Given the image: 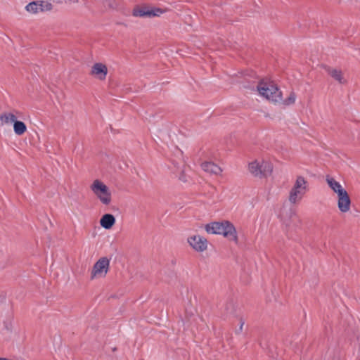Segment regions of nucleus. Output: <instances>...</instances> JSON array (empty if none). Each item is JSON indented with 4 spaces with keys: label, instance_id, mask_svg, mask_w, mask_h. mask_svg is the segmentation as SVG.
I'll use <instances>...</instances> for the list:
<instances>
[{
    "label": "nucleus",
    "instance_id": "9b49d317",
    "mask_svg": "<svg viewBox=\"0 0 360 360\" xmlns=\"http://www.w3.org/2000/svg\"><path fill=\"white\" fill-rule=\"evenodd\" d=\"M350 205L351 200L348 193L338 198V207L340 212H348L350 209Z\"/></svg>",
    "mask_w": 360,
    "mask_h": 360
},
{
    "label": "nucleus",
    "instance_id": "ddd939ff",
    "mask_svg": "<svg viewBox=\"0 0 360 360\" xmlns=\"http://www.w3.org/2000/svg\"><path fill=\"white\" fill-rule=\"evenodd\" d=\"M17 120V117L13 112H4L0 115V125L3 126L11 122L15 123Z\"/></svg>",
    "mask_w": 360,
    "mask_h": 360
},
{
    "label": "nucleus",
    "instance_id": "423d86ee",
    "mask_svg": "<svg viewBox=\"0 0 360 360\" xmlns=\"http://www.w3.org/2000/svg\"><path fill=\"white\" fill-rule=\"evenodd\" d=\"M110 267V259L105 257H101L94 265L91 272V279L104 278Z\"/></svg>",
    "mask_w": 360,
    "mask_h": 360
},
{
    "label": "nucleus",
    "instance_id": "412c9836",
    "mask_svg": "<svg viewBox=\"0 0 360 360\" xmlns=\"http://www.w3.org/2000/svg\"><path fill=\"white\" fill-rule=\"evenodd\" d=\"M334 193H335L338 195V198H340V196H342L348 193L342 186H341L340 188L336 189V191H335Z\"/></svg>",
    "mask_w": 360,
    "mask_h": 360
},
{
    "label": "nucleus",
    "instance_id": "f8f14e48",
    "mask_svg": "<svg viewBox=\"0 0 360 360\" xmlns=\"http://www.w3.org/2000/svg\"><path fill=\"white\" fill-rule=\"evenodd\" d=\"M115 218L111 214H104L100 220L101 226L105 229H111L112 227V226L115 224Z\"/></svg>",
    "mask_w": 360,
    "mask_h": 360
},
{
    "label": "nucleus",
    "instance_id": "6e6552de",
    "mask_svg": "<svg viewBox=\"0 0 360 360\" xmlns=\"http://www.w3.org/2000/svg\"><path fill=\"white\" fill-rule=\"evenodd\" d=\"M108 73V68L105 65L97 63H95L91 70V75L96 77L101 80H104Z\"/></svg>",
    "mask_w": 360,
    "mask_h": 360
},
{
    "label": "nucleus",
    "instance_id": "4be33fe9",
    "mask_svg": "<svg viewBox=\"0 0 360 360\" xmlns=\"http://www.w3.org/2000/svg\"><path fill=\"white\" fill-rule=\"evenodd\" d=\"M244 324H245V321L242 318H240V326H239V328H238V329H237L236 330V333H241L243 331V328Z\"/></svg>",
    "mask_w": 360,
    "mask_h": 360
},
{
    "label": "nucleus",
    "instance_id": "2eb2a0df",
    "mask_svg": "<svg viewBox=\"0 0 360 360\" xmlns=\"http://www.w3.org/2000/svg\"><path fill=\"white\" fill-rule=\"evenodd\" d=\"M326 181L328 186L334 192L336 189L340 188L342 186L338 181H337L333 176L327 175L326 176Z\"/></svg>",
    "mask_w": 360,
    "mask_h": 360
},
{
    "label": "nucleus",
    "instance_id": "4468645a",
    "mask_svg": "<svg viewBox=\"0 0 360 360\" xmlns=\"http://www.w3.org/2000/svg\"><path fill=\"white\" fill-rule=\"evenodd\" d=\"M13 130L16 135L21 136L27 131V127L23 122L16 120L13 124Z\"/></svg>",
    "mask_w": 360,
    "mask_h": 360
},
{
    "label": "nucleus",
    "instance_id": "b1692460",
    "mask_svg": "<svg viewBox=\"0 0 360 360\" xmlns=\"http://www.w3.org/2000/svg\"><path fill=\"white\" fill-rule=\"evenodd\" d=\"M0 360H5V359H4V358H0Z\"/></svg>",
    "mask_w": 360,
    "mask_h": 360
},
{
    "label": "nucleus",
    "instance_id": "f3484780",
    "mask_svg": "<svg viewBox=\"0 0 360 360\" xmlns=\"http://www.w3.org/2000/svg\"><path fill=\"white\" fill-rule=\"evenodd\" d=\"M148 7H138L133 10V15L135 17H148Z\"/></svg>",
    "mask_w": 360,
    "mask_h": 360
},
{
    "label": "nucleus",
    "instance_id": "393cba45",
    "mask_svg": "<svg viewBox=\"0 0 360 360\" xmlns=\"http://www.w3.org/2000/svg\"><path fill=\"white\" fill-rule=\"evenodd\" d=\"M5 360H6V359H5Z\"/></svg>",
    "mask_w": 360,
    "mask_h": 360
},
{
    "label": "nucleus",
    "instance_id": "f257e3e1",
    "mask_svg": "<svg viewBox=\"0 0 360 360\" xmlns=\"http://www.w3.org/2000/svg\"><path fill=\"white\" fill-rule=\"evenodd\" d=\"M205 229L207 233L223 235L224 237L236 243L238 241L236 229L233 224L229 221H214L207 224L205 225Z\"/></svg>",
    "mask_w": 360,
    "mask_h": 360
},
{
    "label": "nucleus",
    "instance_id": "7ed1b4c3",
    "mask_svg": "<svg viewBox=\"0 0 360 360\" xmlns=\"http://www.w3.org/2000/svg\"><path fill=\"white\" fill-rule=\"evenodd\" d=\"M307 191V181L302 176H298L289 192L288 200L290 203L296 204L301 201Z\"/></svg>",
    "mask_w": 360,
    "mask_h": 360
},
{
    "label": "nucleus",
    "instance_id": "0eeeda50",
    "mask_svg": "<svg viewBox=\"0 0 360 360\" xmlns=\"http://www.w3.org/2000/svg\"><path fill=\"white\" fill-rule=\"evenodd\" d=\"M188 243L197 252H203L207 248V240L200 235L188 237Z\"/></svg>",
    "mask_w": 360,
    "mask_h": 360
},
{
    "label": "nucleus",
    "instance_id": "9d476101",
    "mask_svg": "<svg viewBox=\"0 0 360 360\" xmlns=\"http://www.w3.org/2000/svg\"><path fill=\"white\" fill-rule=\"evenodd\" d=\"M201 168L203 171L210 174L221 175L222 169L217 164L212 162H204L201 164Z\"/></svg>",
    "mask_w": 360,
    "mask_h": 360
},
{
    "label": "nucleus",
    "instance_id": "39448f33",
    "mask_svg": "<svg viewBox=\"0 0 360 360\" xmlns=\"http://www.w3.org/2000/svg\"><path fill=\"white\" fill-rule=\"evenodd\" d=\"M248 170L254 176L266 177L271 174L273 166L269 161L256 160L249 164Z\"/></svg>",
    "mask_w": 360,
    "mask_h": 360
},
{
    "label": "nucleus",
    "instance_id": "f03ea898",
    "mask_svg": "<svg viewBox=\"0 0 360 360\" xmlns=\"http://www.w3.org/2000/svg\"><path fill=\"white\" fill-rule=\"evenodd\" d=\"M257 89L260 96L269 101L278 103L282 100V92L273 81L261 80L257 85Z\"/></svg>",
    "mask_w": 360,
    "mask_h": 360
},
{
    "label": "nucleus",
    "instance_id": "20e7f679",
    "mask_svg": "<svg viewBox=\"0 0 360 360\" xmlns=\"http://www.w3.org/2000/svg\"><path fill=\"white\" fill-rule=\"evenodd\" d=\"M91 191L100 202L108 205L112 201V194L109 188L101 180L96 179L90 186Z\"/></svg>",
    "mask_w": 360,
    "mask_h": 360
},
{
    "label": "nucleus",
    "instance_id": "6ab92c4d",
    "mask_svg": "<svg viewBox=\"0 0 360 360\" xmlns=\"http://www.w3.org/2000/svg\"><path fill=\"white\" fill-rule=\"evenodd\" d=\"M296 101V94L295 92L292 91L289 94L288 97L284 100H281L282 103L285 105H290L295 103Z\"/></svg>",
    "mask_w": 360,
    "mask_h": 360
},
{
    "label": "nucleus",
    "instance_id": "aec40b11",
    "mask_svg": "<svg viewBox=\"0 0 360 360\" xmlns=\"http://www.w3.org/2000/svg\"><path fill=\"white\" fill-rule=\"evenodd\" d=\"M41 12L50 11L53 9L51 3L45 1H39Z\"/></svg>",
    "mask_w": 360,
    "mask_h": 360
},
{
    "label": "nucleus",
    "instance_id": "1a4fd4ad",
    "mask_svg": "<svg viewBox=\"0 0 360 360\" xmlns=\"http://www.w3.org/2000/svg\"><path fill=\"white\" fill-rule=\"evenodd\" d=\"M326 72L339 84H344L347 83V80L343 76V73L340 69L333 68L332 67H325Z\"/></svg>",
    "mask_w": 360,
    "mask_h": 360
},
{
    "label": "nucleus",
    "instance_id": "5701e85b",
    "mask_svg": "<svg viewBox=\"0 0 360 360\" xmlns=\"http://www.w3.org/2000/svg\"><path fill=\"white\" fill-rule=\"evenodd\" d=\"M53 2L57 4H63V3H75L77 2L78 0H52Z\"/></svg>",
    "mask_w": 360,
    "mask_h": 360
},
{
    "label": "nucleus",
    "instance_id": "a211bd4d",
    "mask_svg": "<svg viewBox=\"0 0 360 360\" xmlns=\"http://www.w3.org/2000/svg\"><path fill=\"white\" fill-rule=\"evenodd\" d=\"M167 11L166 9L156 8V7H148V18L158 17L165 13Z\"/></svg>",
    "mask_w": 360,
    "mask_h": 360
},
{
    "label": "nucleus",
    "instance_id": "dca6fc26",
    "mask_svg": "<svg viewBox=\"0 0 360 360\" xmlns=\"http://www.w3.org/2000/svg\"><path fill=\"white\" fill-rule=\"evenodd\" d=\"M25 9L27 12L33 14H36L38 13L39 12H41L39 1H32L28 4L25 6Z\"/></svg>",
    "mask_w": 360,
    "mask_h": 360
}]
</instances>
